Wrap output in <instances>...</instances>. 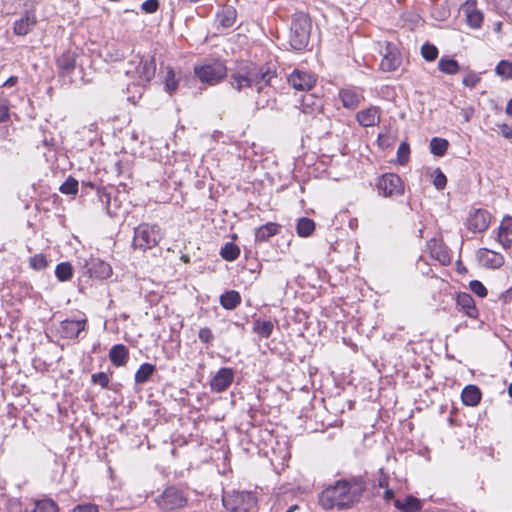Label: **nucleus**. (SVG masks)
<instances>
[{"mask_svg": "<svg viewBox=\"0 0 512 512\" xmlns=\"http://www.w3.org/2000/svg\"><path fill=\"white\" fill-rule=\"evenodd\" d=\"M156 62L154 57L135 56L127 63L126 75L134 85L144 87L155 76Z\"/></svg>", "mask_w": 512, "mask_h": 512, "instance_id": "nucleus-3", "label": "nucleus"}, {"mask_svg": "<svg viewBox=\"0 0 512 512\" xmlns=\"http://www.w3.org/2000/svg\"><path fill=\"white\" fill-rule=\"evenodd\" d=\"M198 338L201 342L205 344H210L214 339V335L210 328L203 327L198 332Z\"/></svg>", "mask_w": 512, "mask_h": 512, "instance_id": "nucleus-49", "label": "nucleus"}, {"mask_svg": "<svg viewBox=\"0 0 512 512\" xmlns=\"http://www.w3.org/2000/svg\"><path fill=\"white\" fill-rule=\"evenodd\" d=\"M220 305L226 310H233L241 303L240 293L236 290L226 291L220 296Z\"/></svg>", "mask_w": 512, "mask_h": 512, "instance_id": "nucleus-27", "label": "nucleus"}, {"mask_svg": "<svg viewBox=\"0 0 512 512\" xmlns=\"http://www.w3.org/2000/svg\"><path fill=\"white\" fill-rule=\"evenodd\" d=\"M438 68L442 73H445L448 75H454L460 71L459 63L452 58H446V57H442L439 60Z\"/></svg>", "mask_w": 512, "mask_h": 512, "instance_id": "nucleus-31", "label": "nucleus"}, {"mask_svg": "<svg viewBox=\"0 0 512 512\" xmlns=\"http://www.w3.org/2000/svg\"><path fill=\"white\" fill-rule=\"evenodd\" d=\"M240 249L232 242L226 243L220 250L221 257L226 261H234L239 257Z\"/></svg>", "mask_w": 512, "mask_h": 512, "instance_id": "nucleus-36", "label": "nucleus"}, {"mask_svg": "<svg viewBox=\"0 0 512 512\" xmlns=\"http://www.w3.org/2000/svg\"><path fill=\"white\" fill-rule=\"evenodd\" d=\"M34 512H58L57 504L50 500L44 499L35 503Z\"/></svg>", "mask_w": 512, "mask_h": 512, "instance_id": "nucleus-40", "label": "nucleus"}, {"mask_svg": "<svg viewBox=\"0 0 512 512\" xmlns=\"http://www.w3.org/2000/svg\"><path fill=\"white\" fill-rule=\"evenodd\" d=\"M379 473H380V477L378 479V486L380 488H384V489L388 488V486H389V475L384 473L383 469H381L379 471Z\"/></svg>", "mask_w": 512, "mask_h": 512, "instance_id": "nucleus-54", "label": "nucleus"}, {"mask_svg": "<svg viewBox=\"0 0 512 512\" xmlns=\"http://www.w3.org/2000/svg\"><path fill=\"white\" fill-rule=\"evenodd\" d=\"M376 187L379 195L383 197H394L404 194L403 182L395 173H385L378 177Z\"/></svg>", "mask_w": 512, "mask_h": 512, "instance_id": "nucleus-9", "label": "nucleus"}, {"mask_svg": "<svg viewBox=\"0 0 512 512\" xmlns=\"http://www.w3.org/2000/svg\"><path fill=\"white\" fill-rule=\"evenodd\" d=\"M433 184L437 190H443L446 187L447 184V178L445 174L440 170H435V177L433 180Z\"/></svg>", "mask_w": 512, "mask_h": 512, "instance_id": "nucleus-47", "label": "nucleus"}, {"mask_svg": "<svg viewBox=\"0 0 512 512\" xmlns=\"http://www.w3.org/2000/svg\"><path fill=\"white\" fill-rule=\"evenodd\" d=\"M315 230V222L307 217H302L298 220L296 231L300 237H308Z\"/></svg>", "mask_w": 512, "mask_h": 512, "instance_id": "nucleus-32", "label": "nucleus"}, {"mask_svg": "<svg viewBox=\"0 0 512 512\" xmlns=\"http://www.w3.org/2000/svg\"><path fill=\"white\" fill-rule=\"evenodd\" d=\"M86 319H66L61 322V332L65 338L73 339L85 329Z\"/></svg>", "mask_w": 512, "mask_h": 512, "instance_id": "nucleus-16", "label": "nucleus"}, {"mask_svg": "<svg viewBox=\"0 0 512 512\" xmlns=\"http://www.w3.org/2000/svg\"><path fill=\"white\" fill-rule=\"evenodd\" d=\"M449 142L444 138L434 137L430 141V152L438 157H442L447 152Z\"/></svg>", "mask_w": 512, "mask_h": 512, "instance_id": "nucleus-33", "label": "nucleus"}, {"mask_svg": "<svg viewBox=\"0 0 512 512\" xmlns=\"http://www.w3.org/2000/svg\"><path fill=\"white\" fill-rule=\"evenodd\" d=\"M476 0H467L462 7L467 23L472 28H479L483 22V13L477 9Z\"/></svg>", "mask_w": 512, "mask_h": 512, "instance_id": "nucleus-17", "label": "nucleus"}, {"mask_svg": "<svg viewBox=\"0 0 512 512\" xmlns=\"http://www.w3.org/2000/svg\"><path fill=\"white\" fill-rule=\"evenodd\" d=\"M481 81L479 74L475 72H469L462 80L464 86L474 88Z\"/></svg>", "mask_w": 512, "mask_h": 512, "instance_id": "nucleus-46", "label": "nucleus"}, {"mask_svg": "<svg viewBox=\"0 0 512 512\" xmlns=\"http://www.w3.org/2000/svg\"><path fill=\"white\" fill-rule=\"evenodd\" d=\"M300 109L304 114L315 115L322 109V100L313 94H307L302 97Z\"/></svg>", "mask_w": 512, "mask_h": 512, "instance_id": "nucleus-21", "label": "nucleus"}, {"mask_svg": "<svg viewBox=\"0 0 512 512\" xmlns=\"http://www.w3.org/2000/svg\"><path fill=\"white\" fill-rule=\"evenodd\" d=\"M340 99L345 108L355 109L363 99L361 93L354 88H344L339 92Z\"/></svg>", "mask_w": 512, "mask_h": 512, "instance_id": "nucleus-20", "label": "nucleus"}, {"mask_svg": "<svg viewBox=\"0 0 512 512\" xmlns=\"http://www.w3.org/2000/svg\"><path fill=\"white\" fill-rule=\"evenodd\" d=\"M234 380V370L232 368L223 367L219 369L216 375L210 381V389L212 392L221 393L226 391Z\"/></svg>", "mask_w": 512, "mask_h": 512, "instance_id": "nucleus-12", "label": "nucleus"}, {"mask_svg": "<svg viewBox=\"0 0 512 512\" xmlns=\"http://www.w3.org/2000/svg\"><path fill=\"white\" fill-rule=\"evenodd\" d=\"M224 507L231 512H249L256 506V498L248 491L225 492L222 497Z\"/></svg>", "mask_w": 512, "mask_h": 512, "instance_id": "nucleus-7", "label": "nucleus"}, {"mask_svg": "<svg viewBox=\"0 0 512 512\" xmlns=\"http://www.w3.org/2000/svg\"><path fill=\"white\" fill-rule=\"evenodd\" d=\"M504 297H505V299H509V300L512 299V286L505 292Z\"/></svg>", "mask_w": 512, "mask_h": 512, "instance_id": "nucleus-61", "label": "nucleus"}, {"mask_svg": "<svg viewBox=\"0 0 512 512\" xmlns=\"http://www.w3.org/2000/svg\"><path fill=\"white\" fill-rule=\"evenodd\" d=\"M500 128V131H501V134L507 138V139H512V127H510L509 125L507 124H501L499 126Z\"/></svg>", "mask_w": 512, "mask_h": 512, "instance_id": "nucleus-56", "label": "nucleus"}, {"mask_svg": "<svg viewBox=\"0 0 512 512\" xmlns=\"http://www.w3.org/2000/svg\"><path fill=\"white\" fill-rule=\"evenodd\" d=\"M437 258L444 264L450 261V258L446 252L438 255Z\"/></svg>", "mask_w": 512, "mask_h": 512, "instance_id": "nucleus-58", "label": "nucleus"}, {"mask_svg": "<svg viewBox=\"0 0 512 512\" xmlns=\"http://www.w3.org/2000/svg\"><path fill=\"white\" fill-rule=\"evenodd\" d=\"M469 288L474 294H476L477 296H479L481 298H484L487 296L486 287L482 284V282H480L478 280L470 281Z\"/></svg>", "mask_w": 512, "mask_h": 512, "instance_id": "nucleus-44", "label": "nucleus"}, {"mask_svg": "<svg viewBox=\"0 0 512 512\" xmlns=\"http://www.w3.org/2000/svg\"><path fill=\"white\" fill-rule=\"evenodd\" d=\"M456 302L459 307L465 312V314L472 318L476 319L479 315L478 309L475 306V301L473 297L466 292H460L457 294Z\"/></svg>", "mask_w": 512, "mask_h": 512, "instance_id": "nucleus-19", "label": "nucleus"}, {"mask_svg": "<svg viewBox=\"0 0 512 512\" xmlns=\"http://www.w3.org/2000/svg\"><path fill=\"white\" fill-rule=\"evenodd\" d=\"M498 232L509 234L512 232V217L511 216H505L498 228Z\"/></svg>", "mask_w": 512, "mask_h": 512, "instance_id": "nucleus-51", "label": "nucleus"}, {"mask_svg": "<svg viewBox=\"0 0 512 512\" xmlns=\"http://www.w3.org/2000/svg\"><path fill=\"white\" fill-rule=\"evenodd\" d=\"M395 507L402 512H419L422 508V501L409 495L404 501L396 500Z\"/></svg>", "mask_w": 512, "mask_h": 512, "instance_id": "nucleus-26", "label": "nucleus"}, {"mask_svg": "<svg viewBox=\"0 0 512 512\" xmlns=\"http://www.w3.org/2000/svg\"><path fill=\"white\" fill-rule=\"evenodd\" d=\"M18 82V77L17 76H10L3 84V86H6V87H11V86H14L16 85Z\"/></svg>", "mask_w": 512, "mask_h": 512, "instance_id": "nucleus-57", "label": "nucleus"}, {"mask_svg": "<svg viewBox=\"0 0 512 512\" xmlns=\"http://www.w3.org/2000/svg\"><path fill=\"white\" fill-rule=\"evenodd\" d=\"M488 4L499 14L512 16V0H488Z\"/></svg>", "mask_w": 512, "mask_h": 512, "instance_id": "nucleus-37", "label": "nucleus"}, {"mask_svg": "<svg viewBox=\"0 0 512 512\" xmlns=\"http://www.w3.org/2000/svg\"><path fill=\"white\" fill-rule=\"evenodd\" d=\"M281 226L274 222L266 223L260 226L255 232L256 242H266L270 237L277 235Z\"/></svg>", "mask_w": 512, "mask_h": 512, "instance_id": "nucleus-23", "label": "nucleus"}, {"mask_svg": "<svg viewBox=\"0 0 512 512\" xmlns=\"http://www.w3.org/2000/svg\"><path fill=\"white\" fill-rule=\"evenodd\" d=\"M401 64V57L395 46L390 44L386 47V52L380 62V69L384 72L395 71Z\"/></svg>", "mask_w": 512, "mask_h": 512, "instance_id": "nucleus-14", "label": "nucleus"}, {"mask_svg": "<svg viewBox=\"0 0 512 512\" xmlns=\"http://www.w3.org/2000/svg\"><path fill=\"white\" fill-rule=\"evenodd\" d=\"M158 8H159L158 0H146L141 5V9L147 14L155 13L158 10Z\"/></svg>", "mask_w": 512, "mask_h": 512, "instance_id": "nucleus-50", "label": "nucleus"}, {"mask_svg": "<svg viewBox=\"0 0 512 512\" xmlns=\"http://www.w3.org/2000/svg\"><path fill=\"white\" fill-rule=\"evenodd\" d=\"M156 367L150 363H143L135 373L134 380L137 384H144L155 372Z\"/></svg>", "mask_w": 512, "mask_h": 512, "instance_id": "nucleus-30", "label": "nucleus"}, {"mask_svg": "<svg viewBox=\"0 0 512 512\" xmlns=\"http://www.w3.org/2000/svg\"><path fill=\"white\" fill-rule=\"evenodd\" d=\"M237 17L236 9L232 6L224 7L218 14L217 19L224 28H230L234 25Z\"/></svg>", "mask_w": 512, "mask_h": 512, "instance_id": "nucleus-28", "label": "nucleus"}, {"mask_svg": "<svg viewBox=\"0 0 512 512\" xmlns=\"http://www.w3.org/2000/svg\"><path fill=\"white\" fill-rule=\"evenodd\" d=\"M91 381L94 384L100 385L102 388H107L109 384V377L104 372H98L95 374H92Z\"/></svg>", "mask_w": 512, "mask_h": 512, "instance_id": "nucleus-48", "label": "nucleus"}, {"mask_svg": "<svg viewBox=\"0 0 512 512\" xmlns=\"http://www.w3.org/2000/svg\"><path fill=\"white\" fill-rule=\"evenodd\" d=\"M155 501L161 510L170 512L185 507L187 504V497L181 489L175 486H170L167 487L161 495L155 499Z\"/></svg>", "mask_w": 512, "mask_h": 512, "instance_id": "nucleus-8", "label": "nucleus"}, {"mask_svg": "<svg viewBox=\"0 0 512 512\" xmlns=\"http://www.w3.org/2000/svg\"><path fill=\"white\" fill-rule=\"evenodd\" d=\"M55 275L59 281H67L73 275V269L70 263L62 262L56 266Z\"/></svg>", "mask_w": 512, "mask_h": 512, "instance_id": "nucleus-38", "label": "nucleus"}, {"mask_svg": "<svg viewBox=\"0 0 512 512\" xmlns=\"http://www.w3.org/2000/svg\"><path fill=\"white\" fill-rule=\"evenodd\" d=\"M365 490L366 482L362 477L340 479L319 494L318 502L326 511L349 509L360 501Z\"/></svg>", "mask_w": 512, "mask_h": 512, "instance_id": "nucleus-1", "label": "nucleus"}, {"mask_svg": "<svg viewBox=\"0 0 512 512\" xmlns=\"http://www.w3.org/2000/svg\"><path fill=\"white\" fill-rule=\"evenodd\" d=\"M477 257L479 262L487 268L498 269L504 264V257L502 254L487 248L479 249Z\"/></svg>", "mask_w": 512, "mask_h": 512, "instance_id": "nucleus-15", "label": "nucleus"}, {"mask_svg": "<svg viewBox=\"0 0 512 512\" xmlns=\"http://www.w3.org/2000/svg\"><path fill=\"white\" fill-rule=\"evenodd\" d=\"M30 266L35 270H42L47 266V260L44 255L36 254L30 258Z\"/></svg>", "mask_w": 512, "mask_h": 512, "instance_id": "nucleus-45", "label": "nucleus"}, {"mask_svg": "<svg viewBox=\"0 0 512 512\" xmlns=\"http://www.w3.org/2000/svg\"><path fill=\"white\" fill-rule=\"evenodd\" d=\"M506 113L512 117V98L507 103Z\"/></svg>", "mask_w": 512, "mask_h": 512, "instance_id": "nucleus-60", "label": "nucleus"}, {"mask_svg": "<svg viewBox=\"0 0 512 512\" xmlns=\"http://www.w3.org/2000/svg\"><path fill=\"white\" fill-rule=\"evenodd\" d=\"M37 23V18L33 12H26L23 17L14 23V33L19 36L27 35Z\"/></svg>", "mask_w": 512, "mask_h": 512, "instance_id": "nucleus-18", "label": "nucleus"}, {"mask_svg": "<svg viewBox=\"0 0 512 512\" xmlns=\"http://www.w3.org/2000/svg\"><path fill=\"white\" fill-rule=\"evenodd\" d=\"M129 357L128 349L123 344L114 345L109 352L110 361L117 367L126 364Z\"/></svg>", "mask_w": 512, "mask_h": 512, "instance_id": "nucleus-24", "label": "nucleus"}, {"mask_svg": "<svg viewBox=\"0 0 512 512\" xmlns=\"http://www.w3.org/2000/svg\"><path fill=\"white\" fill-rule=\"evenodd\" d=\"M194 74L201 83L217 85L227 76V67L221 60H205L194 66Z\"/></svg>", "mask_w": 512, "mask_h": 512, "instance_id": "nucleus-5", "label": "nucleus"}, {"mask_svg": "<svg viewBox=\"0 0 512 512\" xmlns=\"http://www.w3.org/2000/svg\"><path fill=\"white\" fill-rule=\"evenodd\" d=\"M508 394L512 398V383L508 387Z\"/></svg>", "mask_w": 512, "mask_h": 512, "instance_id": "nucleus-63", "label": "nucleus"}, {"mask_svg": "<svg viewBox=\"0 0 512 512\" xmlns=\"http://www.w3.org/2000/svg\"><path fill=\"white\" fill-rule=\"evenodd\" d=\"M394 496V492L393 490L389 489V488H386L385 491H384V498L386 500H390L392 499Z\"/></svg>", "mask_w": 512, "mask_h": 512, "instance_id": "nucleus-59", "label": "nucleus"}, {"mask_svg": "<svg viewBox=\"0 0 512 512\" xmlns=\"http://www.w3.org/2000/svg\"><path fill=\"white\" fill-rule=\"evenodd\" d=\"M497 241L504 249H509L512 246V240L508 237V234L498 232Z\"/></svg>", "mask_w": 512, "mask_h": 512, "instance_id": "nucleus-52", "label": "nucleus"}, {"mask_svg": "<svg viewBox=\"0 0 512 512\" xmlns=\"http://www.w3.org/2000/svg\"><path fill=\"white\" fill-rule=\"evenodd\" d=\"M311 20L306 13L297 12L292 17L289 44L294 50H303L309 43Z\"/></svg>", "mask_w": 512, "mask_h": 512, "instance_id": "nucleus-4", "label": "nucleus"}, {"mask_svg": "<svg viewBox=\"0 0 512 512\" xmlns=\"http://www.w3.org/2000/svg\"><path fill=\"white\" fill-rule=\"evenodd\" d=\"M421 55L426 61H434L438 56V49L433 44L425 43L421 47Z\"/></svg>", "mask_w": 512, "mask_h": 512, "instance_id": "nucleus-41", "label": "nucleus"}, {"mask_svg": "<svg viewBox=\"0 0 512 512\" xmlns=\"http://www.w3.org/2000/svg\"><path fill=\"white\" fill-rule=\"evenodd\" d=\"M297 507L296 506H291L286 512H292L293 510H295Z\"/></svg>", "mask_w": 512, "mask_h": 512, "instance_id": "nucleus-64", "label": "nucleus"}, {"mask_svg": "<svg viewBox=\"0 0 512 512\" xmlns=\"http://www.w3.org/2000/svg\"><path fill=\"white\" fill-rule=\"evenodd\" d=\"M356 119L363 127H372L378 124L380 116L376 107H370L357 113Z\"/></svg>", "mask_w": 512, "mask_h": 512, "instance_id": "nucleus-22", "label": "nucleus"}, {"mask_svg": "<svg viewBox=\"0 0 512 512\" xmlns=\"http://www.w3.org/2000/svg\"><path fill=\"white\" fill-rule=\"evenodd\" d=\"M496 73L499 76H502L507 79L512 78V62L502 60L498 63L495 69Z\"/></svg>", "mask_w": 512, "mask_h": 512, "instance_id": "nucleus-42", "label": "nucleus"}, {"mask_svg": "<svg viewBox=\"0 0 512 512\" xmlns=\"http://www.w3.org/2000/svg\"><path fill=\"white\" fill-rule=\"evenodd\" d=\"M162 238L157 225L140 224L134 230L133 247L142 251L155 247Z\"/></svg>", "mask_w": 512, "mask_h": 512, "instance_id": "nucleus-6", "label": "nucleus"}, {"mask_svg": "<svg viewBox=\"0 0 512 512\" xmlns=\"http://www.w3.org/2000/svg\"><path fill=\"white\" fill-rule=\"evenodd\" d=\"M73 512H99L98 507L94 504L78 505L73 509Z\"/></svg>", "mask_w": 512, "mask_h": 512, "instance_id": "nucleus-53", "label": "nucleus"}, {"mask_svg": "<svg viewBox=\"0 0 512 512\" xmlns=\"http://www.w3.org/2000/svg\"><path fill=\"white\" fill-rule=\"evenodd\" d=\"M410 147L407 142H402L397 150V161L400 165H405L409 160Z\"/></svg>", "mask_w": 512, "mask_h": 512, "instance_id": "nucleus-43", "label": "nucleus"}, {"mask_svg": "<svg viewBox=\"0 0 512 512\" xmlns=\"http://www.w3.org/2000/svg\"><path fill=\"white\" fill-rule=\"evenodd\" d=\"M179 78L176 76L175 71L172 67L167 66L165 68L164 84L165 90L169 93H173L178 88Z\"/></svg>", "mask_w": 512, "mask_h": 512, "instance_id": "nucleus-35", "label": "nucleus"}, {"mask_svg": "<svg viewBox=\"0 0 512 512\" xmlns=\"http://www.w3.org/2000/svg\"><path fill=\"white\" fill-rule=\"evenodd\" d=\"M274 78L276 73L269 67L245 63L231 72L230 85L239 92L255 87L258 94L262 92L268 94L269 89L266 88L272 85Z\"/></svg>", "mask_w": 512, "mask_h": 512, "instance_id": "nucleus-2", "label": "nucleus"}, {"mask_svg": "<svg viewBox=\"0 0 512 512\" xmlns=\"http://www.w3.org/2000/svg\"><path fill=\"white\" fill-rule=\"evenodd\" d=\"M78 181L69 176L60 186L59 191L66 195H75L78 192Z\"/></svg>", "mask_w": 512, "mask_h": 512, "instance_id": "nucleus-39", "label": "nucleus"}, {"mask_svg": "<svg viewBox=\"0 0 512 512\" xmlns=\"http://www.w3.org/2000/svg\"><path fill=\"white\" fill-rule=\"evenodd\" d=\"M462 401L467 406H476L481 400V391L475 385H467L462 390Z\"/></svg>", "mask_w": 512, "mask_h": 512, "instance_id": "nucleus-25", "label": "nucleus"}, {"mask_svg": "<svg viewBox=\"0 0 512 512\" xmlns=\"http://www.w3.org/2000/svg\"><path fill=\"white\" fill-rule=\"evenodd\" d=\"M256 104H257L258 106H261V107L263 108V107H265V105H267L268 103H267V102H265V103H264V102H262L261 100H257Z\"/></svg>", "mask_w": 512, "mask_h": 512, "instance_id": "nucleus-62", "label": "nucleus"}, {"mask_svg": "<svg viewBox=\"0 0 512 512\" xmlns=\"http://www.w3.org/2000/svg\"><path fill=\"white\" fill-rule=\"evenodd\" d=\"M10 117L9 107L6 103L0 105V122H6Z\"/></svg>", "mask_w": 512, "mask_h": 512, "instance_id": "nucleus-55", "label": "nucleus"}, {"mask_svg": "<svg viewBox=\"0 0 512 512\" xmlns=\"http://www.w3.org/2000/svg\"><path fill=\"white\" fill-rule=\"evenodd\" d=\"M76 64L73 53H63L57 60V65L62 72L69 73L74 70Z\"/></svg>", "mask_w": 512, "mask_h": 512, "instance_id": "nucleus-34", "label": "nucleus"}, {"mask_svg": "<svg viewBox=\"0 0 512 512\" xmlns=\"http://www.w3.org/2000/svg\"><path fill=\"white\" fill-rule=\"evenodd\" d=\"M288 83L296 90H310L316 83L314 74L295 69L288 77Z\"/></svg>", "mask_w": 512, "mask_h": 512, "instance_id": "nucleus-11", "label": "nucleus"}, {"mask_svg": "<svg viewBox=\"0 0 512 512\" xmlns=\"http://www.w3.org/2000/svg\"><path fill=\"white\" fill-rule=\"evenodd\" d=\"M86 267L91 277L104 280L112 275V267L110 264L99 258H91L86 263Z\"/></svg>", "mask_w": 512, "mask_h": 512, "instance_id": "nucleus-13", "label": "nucleus"}, {"mask_svg": "<svg viewBox=\"0 0 512 512\" xmlns=\"http://www.w3.org/2000/svg\"><path fill=\"white\" fill-rule=\"evenodd\" d=\"M490 221L491 215L487 210L472 208L467 218V228L474 233L484 232L489 227Z\"/></svg>", "mask_w": 512, "mask_h": 512, "instance_id": "nucleus-10", "label": "nucleus"}, {"mask_svg": "<svg viewBox=\"0 0 512 512\" xmlns=\"http://www.w3.org/2000/svg\"><path fill=\"white\" fill-rule=\"evenodd\" d=\"M252 330L261 338H269L274 330V324L272 321H261L259 319L254 320Z\"/></svg>", "mask_w": 512, "mask_h": 512, "instance_id": "nucleus-29", "label": "nucleus"}]
</instances>
